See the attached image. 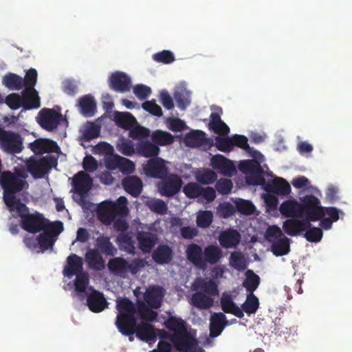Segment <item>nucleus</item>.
<instances>
[{"instance_id": "nucleus-41", "label": "nucleus", "mask_w": 352, "mask_h": 352, "mask_svg": "<svg viewBox=\"0 0 352 352\" xmlns=\"http://www.w3.org/2000/svg\"><path fill=\"white\" fill-rule=\"evenodd\" d=\"M151 140L158 146L170 145L174 142L171 133L161 130L155 131L151 135Z\"/></svg>"}, {"instance_id": "nucleus-8", "label": "nucleus", "mask_w": 352, "mask_h": 352, "mask_svg": "<svg viewBox=\"0 0 352 352\" xmlns=\"http://www.w3.org/2000/svg\"><path fill=\"white\" fill-rule=\"evenodd\" d=\"M63 120V115L56 111L54 109H42L37 118L40 126L47 131H53L57 129L60 123Z\"/></svg>"}, {"instance_id": "nucleus-31", "label": "nucleus", "mask_w": 352, "mask_h": 352, "mask_svg": "<svg viewBox=\"0 0 352 352\" xmlns=\"http://www.w3.org/2000/svg\"><path fill=\"white\" fill-rule=\"evenodd\" d=\"M223 253L221 250L214 245H209L204 250V269L206 267L207 264L210 265L216 264L222 258Z\"/></svg>"}, {"instance_id": "nucleus-19", "label": "nucleus", "mask_w": 352, "mask_h": 352, "mask_svg": "<svg viewBox=\"0 0 352 352\" xmlns=\"http://www.w3.org/2000/svg\"><path fill=\"white\" fill-rule=\"evenodd\" d=\"M63 272L64 276L69 278L83 272L82 258L75 254L69 255L67 258V265L65 266Z\"/></svg>"}, {"instance_id": "nucleus-17", "label": "nucleus", "mask_w": 352, "mask_h": 352, "mask_svg": "<svg viewBox=\"0 0 352 352\" xmlns=\"http://www.w3.org/2000/svg\"><path fill=\"white\" fill-rule=\"evenodd\" d=\"M241 239V234L236 230L228 228L220 233L218 240L221 247L234 248L239 244Z\"/></svg>"}, {"instance_id": "nucleus-16", "label": "nucleus", "mask_w": 352, "mask_h": 352, "mask_svg": "<svg viewBox=\"0 0 352 352\" xmlns=\"http://www.w3.org/2000/svg\"><path fill=\"white\" fill-rule=\"evenodd\" d=\"M264 190L270 193L284 196L290 193L291 187L285 179L276 177L267 182Z\"/></svg>"}, {"instance_id": "nucleus-61", "label": "nucleus", "mask_w": 352, "mask_h": 352, "mask_svg": "<svg viewBox=\"0 0 352 352\" xmlns=\"http://www.w3.org/2000/svg\"><path fill=\"white\" fill-rule=\"evenodd\" d=\"M217 179L215 172L212 170H206L197 175V179L200 184H210Z\"/></svg>"}, {"instance_id": "nucleus-10", "label": "nucleus", "mask_w": 352, "mask_h": 352, "mask_svg": "<svg viewBox=\"0 0 352 352\" xmlns=\"http://www.w3.org/2000/svg\"><path fill=\"white\" fill-rule=\"evenodd\" d=\"M171 341L178 351L196 350L198 345L197 339L192 336L187 329L177 334H172Z\"/></svg>"}, {"instance_id": "nucleus-34", "label": "nucleus", "mask_w": 352, "mask_h": 352, "mask_svg": "<svg viewBox=\"0 0 352 352\" xmlns=\"http://www.w3.org/2000/svg\"><path fill=\"white\" fill-rule=\"evenodd\" d=\"M85 261L92 269L100 270L104 267V261L98 249H89L85 254Z\"/></svg>"}, {"instance_id": "nucleus-38", "label": "nucleus", "mask_w": 352, "mask_h": 352, "mask_svg": "<svg viewBox=\"0 0 352 352\" xmlns=\"http://www.w3.org/2000/svg\"><path fill=\"white\" fill-rule=\"evenodd\" d=\"M138 152L145 157H153L158 155L160 148L155 143L148 141L141 142L137 146Z\"/></svg>"}, {"instance_id": "nucleus-9", "label": "nucleus", "mask_w": 352, "mask_h": 352, "mask_svg": "<svg viewBox=\"0 0 352 352\" xmlns=\"http://www.w3.org/2000/svg\"><path fill=\"white\" fill-rule=\"evenodd\" d=\"M97 216L99 221L106 226L111 224L116 217H120L119 211L116 208V204L110 201H103L98 206Z\"/></svg>"}, {"instance_id": "nucleus-60", "label": "nucleus", "mask_w": 352, "mask_h": 352, "mask_svg": "<svg viewBox=\"0 0 352 352\" xmlns=\"http://www.w3.org/2000/svg\"><path fill=\"white\" fill-rule=\"evenodd\" d=\"M100 131V127L94 124L90 123L85 129L83 133V140L85 141H90L99 136Z\"/></svg>"}, {"instance_id": "nucleus-40", "label": "nucleus", "mask_w": 352, "mask_h": 352, "mask_svg": "<svg viewBox=\"0 0 352 352\" xmlns=\"http://www.w3.org/2000/svg\"><path fill=\"white\" fill-rule=\"evenodd\" d=\"M108 267L111 272L124 276L127 272V261L122 257H116L109 261Z\"/></svg>"}, {"instance_id": "nucleus-5", "label": "nucleus", "mask_w": 352, "mask_h": 352, "mask_svg": "<svg viewBox=\"0 0 352 352\" xmlns=\"http://www.w3.org/2000/svg\"><path fill=\"white\" fill-rule=\"evenodd\" d=\"M0 148L8 154L20 153L24 148L23 138L19 133L0 126Z\"/></svg>"}, {"instance_id": "nucleus-32", "label": "nucleus", "mask_w": 352, "mask_h": 352, "mask_svg": "<svg viewBox=\"0 0 352 352\" xmlns=\"http://www.w3.org/2000/svg\"><path fill=\"white\" fill-rule=\"evenodd\" d=\"M78 107L81 113L85 117H91L96 111V103L91 95H85L80 98Z\"/></svg>"}, {"instance_id": "nucleus-12", "label": "nucleus", "mask_w": 352, "mask_h": 352, "mask_svg": "<svg viewBox=\"0 0 352 352\" xmlns=\"http://www.w3.org/2000/svg\"><path fill=\"white\" fill-rule=\"evenodd\" d=\"M182 184V179L177 175L172 174L162 182L160 192L163 196L173 197L180 190Z\"/></svg>"}, {"instance_id": "nucleus-4", "label": "nucleus", "mask_w": 352, "mask_h": 352, "mask_svg": "<svg viewBox=\"0 0 352 352\" xmlns=\"http://www.w3.org/2000/svg\"><path fill=\"white\" fill-rule=\"evenodd\" d=\"M301 218L309 221V223L318 221L325 216L324 207L320 206L319 199L313 195H308L300 198Z\"/></svg>"}, {"instance_id": "nucleus-57", "label": "nucleus", "mask_w": 352, "mask_h": 352, "mask_svg": "<svg viewBox=\"0 0 352 352\" xmlns=\"http://www.w3.org/2000/svg\"><path fill=\"white\" fill-rule=\"evenodd\" d=\"M202 187L200 186L197 183H188L187 184L183 189L184 193L188 198L193 199L200 197L201 195Z\"/></svg>"}, {"instance_id": "nucleus-28", "label": "nucleus", "mask_w": 352, "mask_h": 352, "mask_svg": "<svg viewBox=\"0 0 352 352\" xmlns=\"http://www.w3.org/2000/svg\"><path fill=\"white\" fill-rule=\"evenodd\" d=\"M140 249L144 253L151 252L157 241L155 234L149 232H139L137 235Z\"/></svg>"}, {"instance_id": "nucleus-22", "label": "nucleus", "mask_w": 352, "mask_h": 352, "mask_svg": "<svg viewBox=\"0 0 352 352\" xmlns=\"http://www.w3.org/2000/svg\"><path fill=\"white\" fill-rule=\"evenodd\" d=\"M87 304L89 309L94 313L101 312L108 305L103 294L95 289L87 296Z\"/></svg>"}, {"instance_id": "nucleus-21", "label": "nucleus", "mask_w": 352, "mask_h": 352, "mask_svg": "<svg viewBox=\"0 0 352 352\" xmlns=\"http://www.w3.org/2000/svg\"><path fill=\"white\" fill-rule=\"evenodd\" d=\"M29 148L35 154L54 153L60 149L56 142L47 139H36L29 144Z\"/></svg>"}, {"instance_id": "nucleus-24", "label": "nucleus", "mask_w": 352, "mask_h": 352, "mask_svg": "<svg viewBox=\"0 0 352 352\" xmlns=\"http://www.w3.org/2000/svg\"><path fill=\"white\" fill-rule=\"evenodd\" d=\"M228 325L226 316L221 312L214 313L210 318V336L216 338L221 335L225 327Z\"/></svg>"}, {"instance_id": "nucleus-53", "label": "nucleus", "mask_w": 352, "mask_h": 352, "mask_svg": "<svg viewBox=\"0 0 352 352\" xmlns=\"http://www.w3.org/2000/svg\"><path fill=\"white\" fill-rule=\"evenodd\" d=\"M76 276L74 280L75 289L78 292H85L89 283L88 273L83 272Z\"/></svg>"}, {"instance_id": "nucleus-64", "label": "nucleus", "mask_w": 352, "mask_h": 352, "mask_svg": "<svg viewBox=\"0 0 352 352\" xmlns=\"http://www.w3.org/2000/svg\"><path fill=\"white\" fill-rule=\"evenodd\" d=\"M215 141L216 147L220 151L226 153L230 152L233 149L231 138L230 137H217Z\"/></svg>"}, {"instance_id": "nucleus-15", "label": "nucleus", "mask_w": 352, "mask_h": 352, "mask_svg": "<svg viewBox=\"0 0 352 352\" xmlns=\"http://www.w3.org/2000/svg\"><path fill=\"white\" fill-rule=\"evenodd\" d=\"M310 226L309 221H306L304 218L302 219L292 218L283 223V229L288 235L294 236L305 231Z\"/></svg>"}, {"instance_id": "nucleus-3", "label": "nucleus", "mask_w": 352, "mask_h": 352, "mask_svg": "<svg viewBox=\"0 0 352 352\" xmlns=\"http://www.w3.org/2000/svg\"><path fill=\"white\" fill-rule=\"evenodd\" d=\"M14 217H20V226L25 231L35 234L41 232L51 222L43 214L35 211L30 213L25 203L14 208L10 212Z\"/></svg>"}, {"instance_id": "nucleus-6", "label": "nucleus", "mask_w": 352, "mask_h": 352, "mask_svg": "<svg viewBox=\"0 0 352 352\" xmlns=\"http://www.w3.org/2000/svg\"><path fill=\"white\" fill-rule=\"evenodd\" d=\"M63 223L60 221L51 222L38 236V244L43 250L52 248L58 236L63 231Z\"/></svg>"}, {"instance_id": "nucleus-2", "label": "nucleus", "mask_w": 352, "mask_h": 352, "mask_svg": "<svg viewBox=\"0 0 352 352\" xmlns=\"http://www.w3.org/2000/svg\"><path fill=\"white\" fill-rule=\"evenodd\" d=\"M0 186L3 189V201L10 212L28 200V183L16 178L11 171L5 170L0 173Z\"/></svg>"}, {"instance_id": "nucleus-49", "label": "nucleus", "mask_w": 352, "mask_h": 352, "mask_svg": "<svg viewBox=\"0 0 352 352\" xmlns=\"http://www.w3.org/2000/svg\"><path fill=\"white\" fill-rule=\"evenodd\" d=\"M146 206L152 212L158 214H166L168 211V206L166 204L160 199H153L148 201Z\"/></svg>"}, {"instance_id": "nucleus-56", "label": "nucleus", "mask_w": 352, "mask_h": 352, "mask_svg": "<svg viewBox=\"0 0 352 352\" xmlns=\"http://www.w3.org/2000/svg\"><path fill=\"white\" fill-rule=\"evenodd\" d=\"M263 169L256 173L247 175L245 180L246 182L250 185L253 186H261L264 189L267 182L265 177L263 176Z\"/></svg>"}, {"instance_id": "nucleus-25", "label": "nucleus", "mask_w": 352, "mask_h": 352, "mask_svg": "<svg viewBox=\"0 0 352 352\" xmlns=\"http://www.w3.org/2000/svg\"><path fill=\"white\" fill-rule=\"evenodd\" d=\"M282 215L289 218H301V204L294 199L283 201L279 207Z\"/></svg>"}, {"instance_id": "nucleus-7", "label": "nucleus", "mask_w": 352, "mask_h": 352, "mask_svg": "<svg viewBox=\"0 0 352 352\" xmlns=\"http://www.w3.org/2000/svg\"><path fill=\"white\" fill-rule=\"evenodd\" d=\"M57 160L52 156L36 159L31 157L26 162L28 170L35 179L42 178L52 166H56Z\"/></svg>"}, {"instance_id": "nucleus-45", "label": "nucleus", "mask_w": 352, "mask_h": 352, "mask_svg": "<svg viewBox=\"0 0 352 352\" xmlns=\"http://www.w3.org/2000/svg\"><path fill=\"white\" fill-rule=\"evenodd\" d=\"M135 308L142 320L153 322L157 319V312L150 309L144 302H138Z\"/></svg>"}, {"instance_id": "nucleus-26", "label": "nucleus", "mask_w": 352, "mask_h": 352, "mask_svg": "<svg viewBox=\"0 0 352 352\" xmlns=\"http://www.w3.org/2000/svg\"><path fill=\"white\" fill-rule=\"evenodd\" d=\"M124 189L134 197H138L142 192L143 184L137 176H127L122 182Z\"/></svg>"}, {"instance_id": "nucleus-52", "label": "nucleus", "mask_w": 352, "mask_h": 352, "mask_svg": "<svg viewBox=\"0 0 352 352\" xmlns=\"http://www.w3.org/2000/svg\"><path fill=\"white\" fill-rule=\"evenodd\" d=\"M38 78L37 71L34 68L29 69L26 72L24 78H23V83L24 89H35L34 87L36 84Z\"/></svg>"}, {"instance_id": "nucleus-43", "label": "nucleus", "mask_w": 352, "mask_h": 352, "mask_svg": "<svg viewBox=\"0 0 352 352\" xmlns=\"http://www.w3.org/2000/svg\"><path fill=\"white\" fill-rule=\"evenodd\" d=\"M239 168L242 173L248 175L262 170L263 169L260 163L256 160L241 161L239 164Z\"/></svg>"}, {"instance_id": "nucleus-62", "label": "nucleus", "mask_w": 352, "mask_h": 352, "mask_svg": "<svg viewBox=\"0 0 352 352\" xmlns=\"http://www.w3.org/2000/svg\"><path fill=\"white\" fill-rule=\"evenodd\" d=\"M150 135L149 129L138 125V124L134 125L129 130V137L133 139H140L148 137Z\"/></svg>"}, {"instance_id": "nucleus-27", "label": "nucleus", "mask_w": 352, "mask_h": 352, "mask_svg": "<svg viewBox=\"0 0 352 352\" xmlns=\"http://www.w3.org/2000/svg\"><path fill=\"white\" fill-rule=\"evenodd\" d=\"M173 256L172 249L167 245H160L153 252L154 261L160 265L169 263Z\"/></svg>"}, {"instance_id": "nucleus-39", "label": "nucleus", "mask_w": 352, "mask_h": 352, "mask_svg": "<svg viewBox=\"0 0 352 352\" xmlns=\"http://www.w3.org/2000/svg\"><path fill=\"white\" fill-rule=\"evenodd\" d=\"M23 78L14 73H8L3 78L2 82L10 90H21L23 87Z\"/></svg>"}, {"instance_id": "nucleus-18", "label": "nucleus", "mask_w": 352, "mask_h": 352, "mask_svg": "<svg viewBox=\"0 0 352 352\" xmlns=\"http://www.w3.org/2000/svg\"><path fill=\"white\" fill-rule=\"evenodd\" d=\"M73 186L78 195H87L92 186V179L84 171H80L74 177Z\"/></svg>"}, {"instance_id": "nucleus-33", "label": "nucleus", "mask_w": 352, "mask_h": 352, "mask_svg": "<svg viewBox=\"0 0 352 352\" xmlns=\"http://www.w3.org/2000/svg\"><path fill=\"white\" fill-rule=\"evenodd\" d=\"M190 303L199 309H207L213 306L214 300L212 297L197 292L192 295Z\"/></svg>"}, {"instance_id": "nucleus-58", "label": "nucleus", "mask_w": 352, "mask_h": 352, "mask_svg": "<svg viewBox=\"0 0 352 352\" xmlns=\"http://www.w3.org/2000/svg\"><path fill=\"white\" fill-rule=\"evenodd\" d=\"M236 209L243 214H252L255 210L254 204L248 200L239 199L236 202Z\"/></svg>"}, {"instance_id": "nucleus-63", "label": "nucleus", "mask_w": 352, "mask_h": 352, "mask_svg": "<svg viewBox=\"0 0 352 352\" xmlns=\"http://www.w3.org/2000/svg\"><path fill=\"white\" fill-rule=\"evenodd\" d=\"M215 187L219 194L228 195L231 192L233 184L229 179H220L217 182Z\"/></svg>"}, {"instance_id": "nucleus-51", "label": "nucleus", "mask_w": 352, "mask_h": 352, "mask_svg": "<svg viewBox=\"0 0 352 352\" xmlns=\"http://www.w3.org/2000/svg\"><path fill=\"white\" fill-rule=\"evenodd\" d=\"M305 231L304 236L309 242L318 243L321 241L323 236L322 229L312 226L311 224Z\"/></svg>"}, {"instance_id": "nucleus-44", "label": "nucleus", "mask_w": 352, "mask_h": 352, "mask_svg": "<svg viewBox=\"0 0 352 352\" xmlns=\"http://www.w3.org/2000/svg\"><path fill=\"white\" fill-rule=\"evenodd\" d=\"M260 284V277L252 270H248L246 273V278L243 283V286L250 294L258 288Z\"/></svg>"}, {"instance_id": "nucleus-54", "label": "nucleus", "mask_w": 352, "mask_h": 352, "mask_svg": "<svg viewBox=\"0 0 352 352\" xmlns=\"http://www.w3.org/2000/svg\"><path fill=\"white\" fill-rule=\"evenodd\" d=\"M4 102L12 110H16L20 107H23L21 95L16 93L8 94L5 98Z\"/></svg>"}, {"instance_id": "nucleus-59", "label": "nucleus", "mask_w": 352, "mask_h": 352, "mask_svg": "<svg viewBox=\"0 0 352 352\" xmlns=\"http://www.w3.org/2000/svg\"><path fill=\"white\" fill-rule=\"evenodd\" d=\"M153 58L157 63L169 64L175 60V56L172 52L169 50H163L153 55Z\"/></svg>"}, {"instance_id": "nucleus-11", "label": "nucleus", "mask_w": 352, "mask_h": 352, "mask_svg": "<svg viewBox=\"0 0 352 352\" xmlns=\"http://www.w3.org/2000/svg\"><path fill=\"white\" fill-rule=\"evenodd\" d=\"M144 170L148 177L157 179H164L168 173V168L164 161L160 157L151 158L144 166Z\"/></svg>"}, {"instance_id": "nucleus-30", "label": "nucleus", "mask_w": 352, "mask_h": 352, "mask_svg": "<svg viewBox=\"0 0 352 352\" xmlns=\"http://www.w3.org/2000/svg\"><path fill=\"white\" fill-rule=\"evenodd\" d=\"M162 297V288L153 287L146 292L144 298L149 307L157 309L161 306Z\"/></svg>"}, {"instance_id": "nucleus-37", "label": "nucleus", "mask_w": 352, "mask_h": 352, "mask_svg": "<svg viewBox=\"0 0 352 352\" xmlns=\"http://www.w3.org/2000/svg\"><path fill=\"white\" fill-rule=\"evenodd\" d=\"M290 251L289 239L283 236L272 244V252L276 256L287 254Z\"/></svg>"}, {"instance_id": "nucleus-36", "label": "nucleus", "mask_w": 352, "mask_h": 352, "mask_svg": "<svg viewBox=\"0 0 352 352\" xmlns=\"http://www.w3.org/2000/svg\"><path fill=\"white\" fill-rule=\"evenodd\" d=\"M115 121L120 127L126 130H130L137 124L135 118L129 112H116Z\"/></svg>"}, {"instance_id": "nucleus-13", "label": "nucleus", "mask_w": 352, "mask_h": 352, "mask_svg": "<svg viewBox=\"0 0 352 352\" xmlns=\"http://www.w3.org/2000/svg\"><path fill=\"white\" fill-rule=\"evenodd\" d=\"M109 86L116 91L125 92L130 90L131 80L125 73L116 72L109 77Z\"/></svg>"}, {"instance_id": "nucleus-46", "label": "nucleus", "mask_w": 352, "mask_h": 352, "mask_svg": "<svg viewBox=\"0 0 352 352\" xmlns=\"http://www.w3.org/2000/svg\"><path fill=\"white\" fill-rule=\"evenodd\" d=\"M259 307L258 298L253 294L247 296L246 300L241 305V310L248 315L256 313Z\"/></svg>"}, {"instance_id": "nucleus-50", "label": "nucleus", "mask_w": 352, "mask_h": 352, "mask_svg": "<svg viewBox=\"0 0 352 352\" xmlns=\"http://www.w3.org/2000/svg\"><path fill=\"white\" fill-rule=\"evenodd\" d=\"M166 327L173 332L172 334H177L186 329L183 320L173 316L166 320Z\"/></svg>"}, {"instance_id": "nucleus-23", "label": "nucleus", "mask_w": 352, "mask_h": 352, "mask_svg": "<svg viewBox=\"0 0 352 352\" xmlns=\"http://www.w3.org/2000/svg\"><path fill=\"white\" fill-rule=\"evenodd\" d=\"M186 254L187 259L191 263L199 269L204 270V250L199 245L196 243L189 244L186 248Z\"/></svg>"}, {"instance_id": "nucleus-35", "label": "nucleus", "mask_w": 352, "mask_h": 352, "mask_svg": "<svg viewBox=\"0 0 352 352\" xmlns=\"http://www.w3.org/2000/svg\"><path fill=\"white\" fill-rule=\"evenodd\" d=\"M96 245L98 250L106 256H114L117 253V249L110 241V237L103 234L99 235L96 239Z\"/></svg>"}, {"instance_id": "nucleus-14", "label": "nucleus", "mask_w": 352, "mask_h": 352, "mask_svg": "<svg viewBox=\"0 0 352 352\" xmlns=\"http://www.w3.org/2000/svg\"><path fill=\"white\" fill-rule=\"evenodd\" d=\"M212 167L219 171L221 174L231 177L236 172L232 162L222 155H216L211 159Z\"/></svg>"}, {"instance_id": "nucleus-48", "label": "nucleus", "mask_w": 352, "mask_h": 352, "mask_svg": "<svg viewBox=\"0 0 352 352\" xmlns=\"http://www.w3.org/2000/svg\"><path fill=\"white\" fill-rule=\"evenodd\" d=\"M229 264L233 268L243 270L246 268V261L244 255L241 252H233L229 258Z\"/></svg>"}, {"instance_id": "nucleus-42", "label": "nucleus", "mask_w": 352, "mask_h": 352, "mask_svg": "<svg viewBox=\"0 0 352 352\" xmlns=\"http://www.w3.org/2000/svg\"><path fill=\"white\" fill-rule=\"evenodd\" d=\"M206 140V133L202 131H195L188 133L185 137L186 145L197 147L203 145Z\"/></svg>"}, {"instance_id": "nucleus-47", "label": "nucleus", "mask_w": 352, "mask_h": 352, "mask_svg": "<svg viewBox=\"0 0 352 352\" xmlns=\"http://www.w3.org/2000/svg\"><path fill=\"white\" fill-rule=\"evenodd\" d=\"M198 287L201 292L211 297L216 296L219 294L217 285L212 279H210L208 281L201 280L199 283Z\"/></svg>"}, {"instance_id": "nucleus-29", "label": "nucleus", "mask_w": 352, "mask_h": 352, "mask_svg": "<svg viewBox=\"0 0 352 352\" xmlns=\"http://www.w3.org/2000/svg\"><path fill=\"white\" fill-rule=\"evenodd\" d=\"M221 309L227 314H232L239 318L244 317V314L241 309L233 301L230 294H223L221 298Z\"/></svg>"}, {"instance_id": "nucleus-55", "label": "nucleus", "mask_w": 352, "mask_h": 352, "mask_svg": "<svg viewBox=\"0 0 352 352\" xmlns=\"http://www.w3.org/2000/svg\"><path fill=\"white\" fill-rule=\"evenodd\" d=\"M213 214L209 210L201 211L197 217V225L199 228H206L210 226L212 222Z\"/></svg>"}, {"instance_id": "nucleus-1", "label": "nucleus", "mask_w": 352, "mask_h": 352, "mask_svg": "<svg viewBox=\"0 0 352 352\" xmlns=\"http://www.w3.org/2000/svg\"><path fill=\"white\" fill-rule=\"evenodd\" d=\"M116 308L118 314L116 325L122 335L132 336L135 333L137 338L141 340L147 342L155 341L156 333L152 324L144 322L137 324L136 308L130 299H118Z\"/></svg>"}, {"instance_id": "nucleus-20", "label": "nucleus", "mask_w": 352, "mask_h": 352, "mask_svg": "<svg viewBox=\"0 0 352 352\" xmlns=\"http://www.w3.org/2000/svg\"><path fill=\"white\" fill-rule=\"evenodd\" d=\"M21 98L23 109L25 111L36 109L41 107V98L36 89H23Z\"/></svg>"}]
</instances>
